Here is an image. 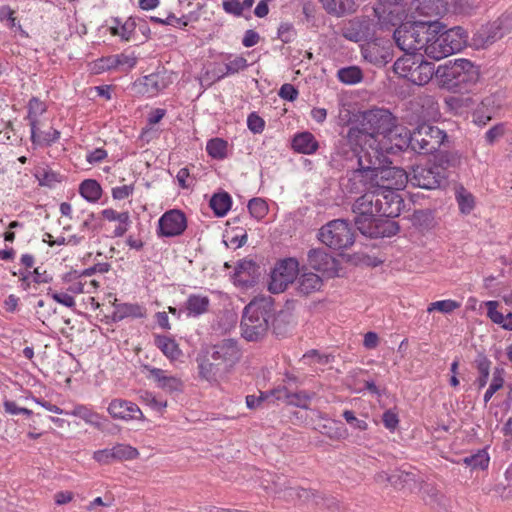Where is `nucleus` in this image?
Segmentation results:
<instances>
[{
  "label": "nucleus",
  "instance_id": "1",
  "mask_svg": "<svg viewBox=\"0 0 512 512\" xmlns=\"http://www.w3.org/2000/svg\"><path fill=\"white\" fill-rule=\"evenodd\" d=\"M388 163L361 143L352 180L363 183L367 192L356 200L353 212L358 230L372 238L391 237L399 230L392 218L401 213L403 201L397 191L406 186L408 176Z\"/></svg>",
  "mask_w": 512,
  "mask_h": 512
},
{
  "label": "nucleus",
  "instance_id": "2",
  "mask_svg": "<svg viewBox=\"0 0 512 512\" xmlns=\"http://www.w3.org/2000/svg\"><path fill=\"white\" fill-rule=\"evenodd\" d=\"M366 119L374 130L361 132L359 141L385 161H388L387 155L408 147L418 153L435 151L446 138L444 131L428 123L420 124L410 133L406 127L396 125L392 116L386 112H371L366 115Z\"/></svg>",
  "mask_w": 512,
  "mask_h": 512
},
{
  "label": "nucleus",
  "instance_id": "3",
  "mask_svg": "<svg viewBox=\"0 0 512 512\" xmlns=\"http://www.w3.org/2000/svg\"><path fill=\"white\" fill-rule=\"evenodd\" d=\"M468 43V33L460 26L447 28L439 21H430L422 51L428 58L439 61L462 51Z\"/></svg>",
  "mask_w": 512,
  "mask_h": 512
},
{
  "label": "nucleus",
  "instance_id": "4",
  "mask_svg": "<svg viewBox=\"0 0 512 512\" xmlns=\"http://www.w3.org/2000/svg\"><path fill=\"white\" fill-rule=\"evenodd\" d=\"M274 316V302L271 297L254 298L243 312L242 336L248 341H257L263 338L267 334Z\"/></svg>",
  "mask_w": 512,
  "mask_h": 512
},
{
  "label": "nucleus",
  "instance_id": "5",
  "mask_svg": "<svg viewBox=\"0 0 512 512\" xmlns=\"http://www.w3.org/2000/svg\"><path fill=\"white\" fill-rule=\"evenodd\" d=\"M480 76L478 67L468 59H455L439 65L435 72L438 83L447 89L474 84Z\"/></svg>",
  "mask_w": 512,
  "mask_h": 512
},
{
  "label": "nucleus",
  "instance_id": "6",
  "mask_svg": "<svg viewBox=\"0 0 512 512\" xmlns=\"http://www.w3.org/2000/svg\"><path fill=\"white\" fill-rule=\"evenodd\" d=\"M393 69L399 77L405 78L415 85L427 84L436 72L434 64L424 60L422 54L415 53H405L398 58Z\"/></svg>",
  "mask_w": 512,
  "mask_h": 512
},
{
  "label": "nucleus",
  "instance_id": "7",
  "mask_svg": "<svg viewBox=\"0 0 512 512\" xmlns=\"http://www.w3.org/2000/svg\"><path fill=\"white\" fill-rule=\"evenodd\" d=\"M430 21L405 20L394 31L398 47L406 53L422 51Z\"/></svg>",
  "mask_w": 512,
  "mask_h": 512
},
{
  "label": "nucleus",
  "instance_id": "8",
  "mask_svg": "<svg viewBox=\"0 0 512 512\" xmlns=\"http://www.w3.org/2000/svg\"><path fill=\"white\" fill-rule=\"evenodd\" d=\"M300 273L299 263L294 258L278 261L271 269L268 290L278 294L284 292Z\"/></svg>",
  "mask_w": 512,
  "mask_h": 512
},
{
  "label": "nucleus",
  "instance_id": "9",
  "mask_svg": "<svg viewBox=\"0 0 512 512\" xmlns=\"http://www.w3.org/2000/svg\"><path fill=\"white\" fill-rule=\"evenodd\" d=\"M319 240L333 249L351 246L354 236L349 224L344 220H333L319 230Z\"/></svg>",
  "mask_w": 512,
  "mask_h": 512
},
{
  "label": "nucleus",
  "instance_id": "10",
  "mask_svg": "<svg viewBox=\"0 0 512 512\" xmlns=\"http://www.w3.org/2000/svg\"><path fill=\"white\" fill-rule=\"evenodd\" d=\"M172 81V73L167 71H158L135 81L133 84V90L138 95L151 98L157 96L160 92L166 89Z\"/></svg>",
  "mask_w": 512,
  "mask_h": 512
},
{
  "label": "nucleus",
  "instance_id": "11",
  "mask_svg": "<svg viewBox=\"0 0 512 512\" xmlns=\"http://www.w3.org/2000/svg\"><path fill=\"white\" fill-rule=\"evenodd\" d=\"M106 410L112 419L118 421L132 422L145 419L143 412L136 403L122 398L112 399Z\"/></svg>",
  "mask_w": 512,
  "mask_h": 512
},
{
  "label": "nucleus",
  "instance_id": "12",
  "mask_svg": "<svg viewBox=\"0 0 512 512\" xmlns=\"http://www.w3.org/2000/svg\"><path fill=\"white\" fill-rule=\"evenodd\" d=\"M187 228L185 214L177 209L165 212L158 220L157 233L161 237L181 235Z\"/></svg>",
  "mask_w": 512,
  "mask_h": 512
},
{
  "label": "nucleus",
  "instance_id": "13",
  "mask_svg": "<svg viewBox=\"0 0 512 512\" xmlns=\"http://www.w3.org/2000/svg\"><path fill=\"white\" fill-rule=\"evenodd\" d=\"M146 378L165 393L172 394L182 392L184 383L182 379L166 370L145 366Z\"/></svg>",
  "mask_w": 512,
  "mask_h": 512
},
{
  "label": "nucleus",
  "instance_id": "14",
  "mask_svg": "<svg viewBox=\"0 0 512 512\" xmlns=\"http://www.w3.org/2000/svg\"><path fill=\"white\" fill-rule=\"evenodd\" d=\"M446 176L441 172L438 166L420 167L413 169L410 181L413 185L423 189H437L445 182Z\"/></svg>",
  "mask_w": 512,
  "mask_h": 512
},
{
  "label": "nucleus",
  "instance_id": "15",
  "mask_svg": "<svg viewBox=\"0 0 512 512\" xmlns=\"http://www.w3.org/2000/svg\"><path fill=\"white\" fill-rule=\"evenodd\" d=\"M308 262L311 268L321 272L324 276L336 277L343 275L338 261L324 250L315 249L310 251L308 254Z\"/></svg>",
  "mask_w": 512,
  "mask_h": 512
},
{
  "label": "nucleus",
  "instance_id": "16",
  "mask_svg": "<svg viewBox=\"0 0 512 512\" xmlns=\"http://www.w3.org/2000/svg\"><path fill=\"white\" fill-rule=\"evenodd\" d=\"M501 20L481 26L472 37V46L476 49H485L505 35Z\"/></svg>",
  "mask_w": 512,
  "mask_h": 512
},
{
  "label": "nucleus",
  "instance_id": "17",
  "mask_svg": "<svg viewBox=\"0 0 512 512\" xmlns=\"http://www.w3.org/2000/svg\"><path fill=\"white\" fill-rule=\"evenodd\" d=\"M59 282L74 297L82 293H92L99 287L96 280L85 281L76 271L64 274Z\"/></svg>",
  "mask_w": 512,
  "mask_h": 512
},
{
  "label": "nucleus",
  "instance_id": "18",
  "mask_svg": "<svg viewBox=\"0 0 512 512\" xmlns=\"http://www.w3.org/2000/svg\"><path fill=\"white\" fill-rule=\"evenodd\" d=\"M413 9L421 16L442 17L449 11L446 0H414Z\"/></svg>",
  "mask_w": 512,
  "mask_h": 512
},
{
  "label": "nucleus",
  "instance_id": "19",
  "mask_svg": "<svg viewBox=\"0 0 512 512\" xmlns=\"http://www.w3.org/2000/svg\"><path fill=\"white\" fill-rule=\"evenodd\" d=\"M113 320L121 321L125 318H144L146 316V309L136 303H123L117 304V299H113Z\"/></svg>",
  "mask_w": 512,
  "mask_h": 512
},
{
  "label": "nucleus",
  "instance_id": "20",
  "mask_svg": "<svg viewBox=\"0 0 512 512\" xmlns=\"http://www.w3.org/2000/svg\"><path fill=\"white\" fill-rule=\"evenodd\" d=\"M292 148L297 153L311 155L318 150L319 143L312 133L304 131L293 137Z\"/></svg>",
  "mask_w": 512,
  "mask_h": 512
},
{
  "label": "nucleus",
  "instance_id": "21",
  "mask_svg": "<svg viewBox=\"0 0 512 512\" xmlns=\"http://www.w3.org/2000/svg\"><path fill=\"white\" fill-rule=\"evenodd\" d=\"M101 215L107 221L118 223L114 230L116 237H121L128 231L131 223L128 212H117L112 208H106L101 211Z\"/></svg>",
  "mask_w": 512,
  "mask_h": 512
},
{
  "label": "nucleus",
  "instance_id": "22",
  "mask_svg": "<svg viewBox=\"0 0 512 512\" xmlns=\"http://www.w3.org/2000/svg\"><path fill=\"white\" fill-rule=\"evenodd\" d=\"M257 273V266L252 260H241L238 262L234 274V282L238 285H249L254 281Z\"/></svg>",
  "mask_w": 512,
  "mask_h": 512
},
{
  "label": "nucleus",
  "instance_id": "23",
  "mask_svg": "<svg viewBox=\"0 0 512 512\" xmlns=\"http://www.w3.org/2000/svg\"><path fill=\"white\" fill-rule=\"evenodd\" d=\"M323 8L332 15L342 16L356 10L360 0H319Z\"/></svg>",
  "mask_w": 512,
  "mask_h": 512
},
{
  "label": "nucleus",
  "instance_id": "24",
  "mask_svg": "<svg viewBox=\"0 0 512 512\" xmlns=\"http://www.w3.org/2000/svg\"><path fill=\"white\" fill-rule=\"evenodd\" d=\"M484 305L487 308V317L494 323L499 325L502 329L512 331V313L509 312L503 315L499 310V302L490 300L486 301Z\"/></svg>",
  "mask_w": 512,
  "mask_h": 512
},
{
  "label": "nucleus",
  "instance_id": "25",
  "mask_svg": "<svg viewBox=\"0 0 512 512\" xmlns=\"http://www.w3.org/2000/svg\"><path fill=\"white\" fill-rule=\"evenodd\" d=\"M66 414L79 417L85 421V423L98 429L102 428L105 423V418L102 415L84 405H78L71 412H67Z\"/></svg>",
  "mask_w": 512,
  "mask_h": 512
},
{
  "label": "nucleus",
  "instance_id": "26",
  "mask_svg": "<svg viewBox=\"0 0 512 512\" xmlns=\"http://www.w3.org/2000/svg\"><path fill=\"white\" fill-rule=\"evenodd\" d=\"M155 344L170 361H176L183 355L179 344L171 337L157 336Z\"/></svg>",
  "mask_w": 512,
  "mask_h": 512
},
{
  "label": "nucleus",
  "instance_id": "27",
  "mask_svg": "<svg viewBox=\"0 0 512 512\" xmlns=\"http://www.w3.org/2000/svg\"><path fill=\"white\" fill-rule=\"evenodd\" d=\"M47 295L50 296L56 303L67 308H74L76 305L75 297L68 292L60 282L55 283L47 290Z\"/></svg>",
  "mask_w": 512,
  "mask_h": 512
},
{
  "label": "nucleus",
  "instance_id": "28",
  "mask_svg": "<svg viewBox=\"0 0 512 512\" xmlns=\"http://www.w3.org/2000/svg\"><path fill=\"white\" fill-rule=\"evenodd\" d=\"M299 275L298 289L301 293L310 294L321 289L323 281L317 274L303 271Z\"/></svg>",
  "mask_w": 512,
  "mask_h": 512
},
{
  "label": "nucleus",
  "instance_id": "29",
  "mask_svg": "<svg viewBox=\"0 0 512 512\" xmlns=\"http://www.w3.org/2000/svg\"><path fill=\"white\" fill-rule=\"evenodd\" d=\"M320 432L334 440H344L348 437L349 433L346 427L337 420L326 419L322 425L319 426Z\"/></svg>",
  "mask_w": 512,
  "mask_h": 512
},
{
  "label": "nucleus",
  "instance_id": "30",
  "mask_svg": "<svg viewBox=\"0 0 512 512\" xmlns=\"http://www.w3.org/2000/svg\"><path fill=\"white\" fill-rule=\"evenodd\" d=\"M124 63H129L130 66H134L135 60L129 59V57L124 55H116L107 58H102L93 64L92 70L95 73H101L105 70L114 69L117 66Z\"/></svg>",
  "mask_w": 512,
  "mask_h": 512
},
{
  "label": "nucleus",
  "instance_id": "31",
  "mask_svg": "<svg viewBox=\"0 0 512 512\" xmlns=\"http://www.w3.org/2000/svg\"><path fill=\"white\" fill-rule=\"evenodd\" d=\"M209 299L207 296L193 294L190 295L185 303L187 316L196 317L208 310Z\"/></svg>",
  "mask_w": 512,
  "mask_h": 512
},
{
  "label": "nucleus",
  "instance_id": "32",
  "mask_svg": "<svg viewBox=\"0 0 512 512\" xmlns=\"http://www.w3.org/2000/svg\"><path fill=\"white\" fill-rule=\"evenodd\" d=\"M232 199L227 192L216 193L210 199V207L217 217L225 216L230 210Z\"/></svg>",
  "mask_w": 512,
  "mask_h": 512
},
{
  "label": "nucleus",
  "instance_id": "33",
  "mask_svg": "<svg viewBox=\"0 0 512 512\" xmlns=\"http://www.w3.org/2000/svg\"><path fill=\"white\" fill-rule=\"evenodd\" d=\"M80 195L88 202H97L102 196L100 184L93 179L84 180L79 187Z\"/></svg>",
  "mask_w": 512,
  "mask_h": 512
},
{
  "label": "nucleus",
  "instance_id": "34",
  "mask_svg": "<svg viewBox=\"0 0 512 512\" xmlns=\"http://www.w3.org/2000/svg\"><path fill=\"white\" fill-rule=\"evenodd\" d=\"M463 463L472 470H486L490 463V456L486 449H480L465 457Z\"/></svg>",
  "mask_w": 512,
  "mask_h": 512
},
{
  "label": "nucleus",
  "instance_id": "35",
  "mask_svg": "<svg viewBox=\"0 0 512 512\" xmlns=\"http://www.w3.org/2000/svg\"><path fill=\"white\" fill-rule=\"evenodd\" d=\"M206 151L213 159H224L228 155V143L222 138H213L207 142Z\"/></svg>",
  "mask_w": 512,
  "mask_h": 512
},
{
  "label": "nucleus",
  "instance_id": "36",
  "mask_svg": "<svg viewBox=\"0 0 512 512\" xmlns=\"http://www.w3.org/2000/svg\"><path fill=\"white\" fill-rule=\"evenodd\" d=\"M505 371L501 367H496L492 373L491 383L484 394V402L487 403L491 400L493 395L504 386Z\"/></svg>",
  "mask_w": 512,
  "mask_h": 512
},
{
  "label": "nucleus",
  "instance_id": "37",
  "mask_svg": "<svg viewBox=\"0 0 512 512\" xmlns=\"http://www.w3.org/2000/svg\"><path fill=\"white\" fill-rule=\"evenodd\" d=\"M114 460L127 461L138 458L139 451L129 444H116L112 447Z\"/></svg>",
  "mask_w": 512,
  "mask_h": 512
},
{
  "label": "nucleus",
  "instance_id": "38",
  "mask_svg": "<svg viewBox=\"0 0 512 512\" xmlns=\"http://www.w3.org/2000/svg\"><path fill=\"white\" fill-rule=\"evenodd\" d=\"M461 304L453 299H444L432 302L427 307V312L438 311L442 314H450L460 308Z\"/></svg>",
  "mask_w": 512,
  "mask_h": 512
},
{
  "label": "nucleus",
  "instance_id": "39",
  "mask_svg": "<svg viewBox=\"0 0 512 512\" xmlns=\"http://www.w3.org/2000/svg\"><path fill=\"white\" fill-rule=\"evenodd\" d=\"M111 34L120 37L122 40L128 41L132 38L135 31V23L127 20L124 23L116 22L110 27Z\"/></svg>",
  "mask_w": 512,
  "mask_h": 512
},
{
  "label": "nucleus",
  "instance_id": "40",
  "mask_svg": "<svg viewBox=\"0 0 512 512\" xmlns=\"http://www.w3.org/2000/svg\"><path fill=\"white\" fill-rule=\"evenodd\" d=\"M338 78L344 84L353 85L362 80V72L356 66L342 68L338 71Z\"/></svg>",
  "mask_w": 512,
  "mask_h": 512
},
{
  "label": "nucleus",
  "instance_id": "41",
  "mask_svg": "<svg viewBox=\"0 0 512 512\" xmlns=\"http://www.w3.org/2000/svg\"><path fill=\"white\" fill-rule=\"evenodd\" d=\"M248 209L253 218L262 220L269 211L267 202L262 198H253L248 203Z\"/></svg>",
  "mask_w": 512,
  "mask_h": 512
},
{
  "label": "nucleus",
  "instance_id": "42",
  "mask_svg": "<svg viewBox=\"0 0 512 512\" xmlns=\"http://www.w3.org/2000/svg\"><path fill=\"white\" fill-rule=\"evenodd\" d=\"M456 200L460 211L463 214L470 213L475 205L474 197L471 193L467 192L464 188H460L456 192Z\"/></svg>",
  "mask_w": 512,
  "mask_h": 512
},
{
  "label": "nucleus",
  "instance_id": "43",
  "mask_svg": "<svg viewBox=\"0 0 512 512\" xmlns=\"http://www.w3.org/2000/svg\"><path fill=\"white\" fill-rule=\"evenodd\" d=\"M60 137V133L57 130H53L49 133L38 132L34 122L32 123L31 128V139L36 145H44L50 144L51 142L56 141Z\"/></svg>",
  "mask_w": 512,
  "mask_h": 512
},
{
  "label": "nucleus",
  "instance_id": "44",
  "mask_svg": "<svg viewBox=\"0 0 512 512\" xmlns=\"http://www.w3.org/2000/svg\"><path fill=\"white\" fill-rule=\"evenodd\" d=\"M476 362H477V369L480 373V376L477 379V384H478L479 388H483L486 386L487 381H488V377L490 374L491 362L485 356L479 357Z\"/></svg>",
  "mask_w": 512,
  "mask_h": 512
},
{
  "label": "nucleus",
  "instance_id": "45",
  "mask_svg": "<svg viewBox=\"0 0 512 512\" xmlns=\"http://www.w3.org/2000/svg\"><path fill=\"white\" fill-rule=\"evenodd\" d=\"M214 354V358H223L224 360H227L236 357L238 354V349L236 344L229 340L219 346Z\"/></svg>",
  "mask_w": 512,
  "mask_h": 512
},
{
  "label": "nucleus",
  "instance_id": "46",
  "mask_svg": "<svg viewBox=\"0 0 512 512\" xmlns=\"http://www.w3.org/2000/svg\"><path fill=\"white\" fill-rule=\"evenodd\" d=\"M272 397H274L277 401H283L288 404L296 405V406H305L301 402H297L294 398L298 397L297 395H291L288 392L287 388L284 386H279L271 391Z\"/></svg>",
  "mask_w": 512,
  "mask_h": 512
},
{
  "label": "nucleus",
  "instance_id": "47",
  "mask_svg": "<svg viewBox=\"0 0 512 512\" xmlns=\"http://www.w3.org/2000/svg\"><path fill=\"white\" fill-rule=\"evenodd\" d=\"M248 67L246 58L243 56H230L226 63V74H235Z\"/></svg>",
  "mask_w": 512,
  "mask_h": 512
},
{
  "label": "nucleus",
  "instance_id": "48",
  "mask_svg": "<svg viewBox=\"0 0 512 512\" xmlns=\"http://www.w3.org/2000/svg\"><path fill=\"white\" fill-rule=\"evenodd\" d=\"M28 110L29 117L31 119V124L34 122V124L36 125L37 118L46 111V105L38 98H32L29 101Z\"/></svg>",
  "mask_w": 512,
  "mask_h": 512
},
{
  "label": "nucleus",
  "instance_id": "49",
  "mask_svg": "<svg viewBox=\"0 0 512 512\" xmlns=\"http://www.w3.org/2000/svg\"><path fill=\"white\" fill-rule=\"evenodd\" d=\"M199 375L202 379L210 383L217 382L215 367L208 361H201L199 363Z\"/></svg>",
  "mask_w": 512,
  "mask_h": 512
},
{
  "label": "nucleus",
  "instance_id": "50",
  "mask_svg": "<svg viewBox=\"0 0 512 512\" xmlns=\"http://www.w3.org/2000/svg\"><path fill=\"white\" fill-rule=\"evenodd\" d=\"M141 400L144 404L157 411H163L167 407L166 401L157 399L153 393L148 391L141 395Z\"/></svg>",
  "mask_w": 512,
  "mask_h": 512
},
{
  "label": "nucleus",
  "instance_id": "51",
  "mask_svg": "<svg viewBox=\"0 0 512 512\" xmlns=\"http://www.w3.org/2000/svg\"><path fill=\"white\" fill-rule=\"evenodd\" d=\"M343 417L351 425L353 429L359 431H365L368 428V424L366 421L358 419L355 417L354 413L350 410H345L343 412Z\"/></svg>",
  "mask_w": 512,
  "mask_h": 512
},
{
  "label": "nucleus",
  "instance_id": "52",
  "mask_svg": "<svg viewBox=\"0 0 512 512\" xmlns=\"http://www.w3.org/2000/svg\"><path fill=\"white\" fill-rule=\"evenodd\" d=\"M247 126L253 133H261L264 130V120L255 113H251L247 118Z\"/></svg>",
  "mask_w": 512,
  "mask_h": 512
},
{
  "label": "nucleus",
  "instance_id": "53",
  "mask_svg": "<svg viewBox=\"0 0 512 512\" xmlns=\"http://www.w3.org/2000/svg\"><path fill=\"white\" fill-rule=\"evenodd\" d=\"M505 134V126L497 124L485 133V139L488 144H493Z\"/></svg>",
  "mask_w": 512,
  "mask_h": 512
},
{
  "label": "nucleus",
  "instance_id": "54",
  "mask_svg": "<svg viewBox=\"0 0 512 512\" xmlns=\"http://www.w3.org/2000/svg\"><path fill=\"white\" fill-rule=\"evenodd\" d=\"M134 192V185L128 184L112 188V197L115 200H123L131 196Z\"/></svg>",
  "mask_w": 512,
  "mask_h": 512
},
{
  "label": "nucleus",
  "instance_id": "55",
  "mask_svg": "<svg viewBox=\"0 0 512 512\" xmlns=\"http://www.w3.org/2000/svg\"><path fill=\"white\" fill-rule=\"evenodd\" d=\"M93 459L100 464H109L114 460V454L112 448L101 449L95 451L93 454Z\"/></svg>",
  "mask_w": 512,
  "mask_h": 512
},
{
  "label": "nucleus",
  "instance_id": "56",
  "mask_svg": "<svg viewBox=\"0 0 512 512\" xmlns=\"http://www.w3.org/2000/svg\"><path fill=\"white\" fill-rule=\"evenodd\" d=\"M279 96L287 101H294L298 96V91L292 84H284L279 90Z\"/></svg>",
  "mask_w": 512,
  "mask_h": 512
},
{
  "label": "nucleus",
  "instance_id": "57",
  "mask_svg": "<svg viewBox=\"0 0 512 512\" xmlns=\"http://www.w3.org/2000/svg\"><path fill=\"white\" fill-rule=\"evenodd\" d=\"M223 9L227 13L240 16L243 12V4L239 0H227L223 2Z\"/></svg>",
  "mask_w": 512,
  "mask_h": 512
},
{
  "label": "nucleus",
  "instance_id": "58",
  "mask_svg": "<svg viewBox=\"0 0 512 512\" xmlns=\"http://www.w3.org/2000/svg\"><path fill=\"white\" fill-rule=\"evenodd\" d=\"M294 35H295L294 29L291 24L282 23L279 26L278 36L283 42H285V43L290 42L292 40V38L294 37Z\"/></svg>",
  "mask_w": 512,
  "mask_h": 512
},
{
  "label": "nucleus",
  "instance_id": "59",
  "mask_svg": "<svg viewBox=\"0 0 512 512\" xmlns=\"http://www.w3.org/2000/svg\"><path fill=\"white\" fill-rule=\"evenodd\" d=\"M260 36L254 30H247L244 34L242 44L249 48L255 46L259 42Z\"/></svg>",
  "mask_w": 512,
  "mask_h": 512
},
{
  "label": "nucleus",
  "instance_id": "60",
  "mask_svg": "<svg viewBox=\"0 0 512 512\" xmlns=\"http://www.w3.org/2000/svg\"><path fill=\"white\" fill-rule=\"evenodd\" d=\"M383 422L386 428L394 430L397 427L399 420L394 412L386 411L383 414Z\"/></svg>",
  "mask_w": 512,
  "mask_h": 512
},
{
  "label": "nucleus",
  "instance_id": "61",
  "mask_svg": "<svg viewBox=\"0 0 512 512\" xmlns=\"http://www.w3.org/2000/svg\"><path fill=\"white\" fill-rule=\"evenodd\" d=\"M107 157V152L104 150V149H101V148H97L93 151H91L88 155H87V161L91 164H95V163H98L100 161H102L103 159H105Z\"/></svg>",
  "mask_w": 512,
  "mask_h": 512
},
{
  "label": "nucleus",
  "instance_id": "62",
  "mask_svg": "<svg viewBox=\"0 0 512 512\" xmlns=\"http://www.w3.org/2000/svg\"><path fill=\"white\" fill-rule=\"evenodd\" d=\"M379 343V337L375 332H367L364 335L363 345L367 349H374Z\"/></svg>",
  "mask_w": 512,
  "mask_h": 512
},
{
  "label": "nucleus",
  "instance_id": "63",
  "mask_svg": "<svg viewBox=\"0 0 512 512\" xmlns=\"http://www.w3.org/2000/svg\"><path fill=\"white\" fill-rule=\"evenodd\" d=\"M19 306V298L15 296L14 294H10L5 300H4V308L8 312H15L17 311Z\"/></svg>",
  "mask_w": 512,
  "mask_h": 512
},
{
  "label": "nucleus",
  "instance_id": "64",
  "mask_svg": "<svg viewBox=\"0 0 512 512\" xmlns=\"http://www.w3.org/2000/svg\"><path fill=\"white\" fill-rule=\"evenodd\" d=\"M177 181L182 188H188L191 184L188 182L189 170L187 168H181L177 173Z\"/></svg>",
  "mask_w": 512,
  "mask_h": 512
}]
</instances>
